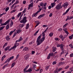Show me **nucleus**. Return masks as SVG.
<instances>
[{
	"instance_id": "nucleus-1",
	"label": "nucleus",
	"mask_w": 73,
	"mask_h": 73,
	"mask_svg": "<svg viewBox=\"0 0 73 73\" xmlns=\"http://www.w3.org/2000/svg\"><path fill=\"white\" fill-rule=\"evenodd\" d=\"M42 35L43 37L41 38V39L40 38H41V36H42L41 34L39 36L37 39L36 43H37V45H40L45 40V34L44 32H43L42 33Z\"/></svg>"
},
{
	"instance_id": "nucleus-2",
	"label": "nucleus",
	"mask_w": 73,
	"mask_h": 73,
	"mask_svg": "<svg viewBox=\"0 0 73 73\" xmlns=\"http://www.w3.org/2000/svg\"><path fill=\"white\" fill-rule=\"evenodd\" d=\"M27 21V17H24L23 19L20 21L21 23H25Z\"/></svg>"
},
{
	"instance_id": "nucleus-3",
	"label": "nucleus",
	"mask_w": 73,
	"mask_h": 73,
	"mask_svg": "<svg viewBox=\"0 0 73 73\" xmlns=\"http://www.w3.org/2000/svg\"><path fill=\"white\" fill-rule=\"evenodd\" d=\"M62 4V2H60L59 3L57 6L56 7V9H60L61 8V5Z\"/></svg>"
},
{
	"instance_id": "nucleus-4",
	"label": "nucleus",
	"mask_w": 73,
	"mask_h": 73,
	"mask_svg": "<svg viewBox=\"0 0 73 73\" xmlns=\"http://www.w3.org/2000/svg\"><path fill=\"white\" fill-rule=\"evenodd\" d=\"M68 5L67 3H64L63 5H62V6H61L60 9H61V8H62L63 7H64L65 9V8H66V7H67Z\"/></svg>"
},
{
	"instance_id": "nucleus-5",
	"label": "nucleus",
	"mask_w": 73,
	"mask_h": 73,
	"mask_svg": "<svg viewBox=\"0 0 73 73\" xmlns=\"http://www.w3.org/2000/svg\"><path fill=\"white\" fill-rule=\"evenodd\" d=\"M11 19L8 20L5 23L1 25V26H3V25H6L7 24H8L10 21Z\"/></svg>"
},
{
	"instance_id": "nucleus-6",
	"label": "nucleus",
	"mask_w": 73,
	"mask_h": 73,
	"mask_svg": "<svg viewBox=\"0 0 73 73\" xmlns=\"http://www.w3.org/2000/svg\"><path fill=\"white\" fill-rule=\"evenodd\" d=\"M64 45L63 44H61L60 45V47L62 51L64 50Z\"/></svg>"
},
{
	"instance_id": "nucleus-7",
	"label": "nucleus",
	"mask_w": 73,
	"mask_h": 73,
	"mask_svg": "<svg viewBox=\"0 0 73 73\" xmlns=\"http://www.w3.org/2000/svg\"><path fill=\"white\" fill-rule=\"evenodd\" d=\"M53 52L52 53H50L48 55L47 59H49L50 57V56H53Z\"/></svg>"
},
{
	"instance_id": "nucleus-8",
	"label": "nucleus",
	"mask_w": 73,
	"mask_h": 73,
	"mask_svg": "<svg viewBox=\"0 0 73 73\" xmlns=\"http://www.w3.org/2000/svg\"><path fill=\"white\" fill-rule=\"evenodd\" d=\"M33 2H32L29 5V7L28 8V10H29V9H30V8H31V7H33Z\"/></svg>"
},
{
	"instance_id": "nucleus-9",
	"label": "nucleus",
	"mask_w": 73,
	"mask_h": 73,
	"mask_svg": "<svg viewBox=\"0 0 73 73\" xmlns=\"http://www.w3.org/2000/svg\"><path fill=\"white\" fill-rule=\"evenodd\" d=\"M54 0V3H51V5L52 6V8L54 7V5H55L56 4V3H55V2H56V1H57V0Z\"/></svg>"
},
{
	"instance_id": "nucleus-10",
	"label": "nucleus",
	"mask_w": 73,
	"mask_h": 73,
	"mask_svg": "<svg viewBox=\"0 0 73 73\" xmlns=\"http://www.w3.org/2000/svg\"><path fill=\"white\" fill-rule=\"evenodd\" d=\"M14 58V56H12V57H10V58L8 59V62H9L11 60H13Z\"/></svg>"
},
{
	"instance_id": "nucleus-11",
	"label": "nucleus",
	"mask_w": 73,
	"mask_h": 73,
	"mask_svg": "<svg viewBox=\"0 0 73 73\" xmlns=\"http://www.w3.org/2000/svg\"><path fill=\"white\" fill-rule=\"evenodd\" d=\"M28 67H29V65H27L24 69V73H26L27 72H28L27 71V70H26L27 69Z\"/></svg>"
},
{
	"instance_id": "nucleus-12",
	"label": "nucleus",
	"mask_w": 73,
	"mask_h": 73,
	"mask_svg": "<svg viewBox=\"0 0 73 73\" xmlns=\"http://www.w3.org/2000/svg\"><path fill=\"white\" fill-rule=\"evenodd\" d=\"M45 14H43L39 15V16L38 17V19H41V17H44L45 16Z\"/></svg>"
},
{
	"instance_id": "nucleus-13",
	"label": "nucleus",
	"mask_w": 73,
	"mask_h": 73,
	"mask_svg": "<svg viewBox=\"0 0 73 73\" xmlns=\"http://www.w3.org/2000/svg\"><path fill=\"white\" fill-rule=\"evenodd\" d=\"M59 37L61 38L62 41H64L65 39V37H64L62 35H61L59 36Z\"/></svg>"
},
{
	"instance_id": "nucleus-14",
	"label": "nucleus",
	"mask_w": 73,
	"mask_h": 73,
	"mask_svg": "<svg viewBox=\"0 0 73 73\" xmlns=\"http://www.w3.org/2000/svg\"><path fill=\"white\" fill-rule=\"evenodd\" d=\"M22 40H23V38H22V37H20L18 40L16 41V42H20V41H21Z\"/></svg>"
},
{
	"instance_id": "nucleus-15",
	"label": "nucleus",
	"mask_w": 73,
	"mask_h": 73,
	"mask_svg": "<svg viewBox=\"0 0 73 73\" xmlns=\"http://www.w3.org/2000/svg\"><path fill=\"white\" fill-rule=\"evenodd\" d=\"M29 54H27V55H25V58L26 60H28V58H29Z\"/></svg>"
},
{
	"instance_id": "nucleus-16",
	"label": "nucleus",
	"mask_w": 73,
	"mask_h": 73,
	"mask_svg": "<svg viewBox=\"0 0 73 73\" xmlns=\"http://www.w3.org/2000/svg\"><path fill=\"white\" fill-rule=\"evenodd\" d=\"M15 31H16V29H15L13 31H11L9 33V36H11L12 33H13V32H15Z\"/></svg>"
},
{
	"instance_id": "nucleus-17",
	"label": "nucleus",
	"mask_w": 73,
	"mask_h": 73,
	"mask_svg": "<svg viewBox=\"0 0 73 73\" xmlns=\"http://www.w3.org/2000/svg\"><path fill=\"white\" fill-rule=\"evenodd\" d=\"M9 37V36H7V37H6V40H7V41H9V40H10V39H11V38Z\"/></svg>"
},
{
	"instance_id": "nucleus-18",
	"label": "nucleus",
	"mask_w": 73,
	"mask_h": 73,
	"mask_svg": "<svg viewBox=\"0 0 73 73\" xmlns=\"http://www.w3.org/2000/svg\"><path fill=\"white\" fill-rule=\"evenodd\" d=\"M69 11V9H68L66 11V12H65L63 14V15H65V14H66V13H68V12Z\"/></svg>"
},
{
	"instance_id": "nucleus-19",
	"label": "nucleus",
	"mask_w": 73,
	"mask_h": 73,
	"mask_svg": "<svg viewBox=\"0 0 73 73\" xmlns=\"http://www.w3.org/2000/svg\"><path fill=\"white\" fill-rule=\"evenodd\" d=\"M10 48L9 46H8V47H6L4 48L5 50L7 51V50H8Z\"/></svg>"
},
{
	"instance_id": "nucleus-20",
	"label": "nucleus",
	"mask_w": 73,
	"mask_h": 73,
	"mask_svg": "<svg viewBox=\"0 0 73 73\" xmlns=\"http://www.w3.org/2000/svg\"><path fill=\"white\" fill-rule=\"evenodd\" d=\"M9 28V24H8L6 26V29L7 30Z\"/></svg>"
},
{
	"instance_id": "nucleus-21",
	"label": "nucleus",
	"mask_w": 73,
	"mask_h": 73,
	"mask_svg": "<svg viewBox=\"0 0 73 73\" xmlns=\"http://www.w3.org/2000/svg\"><path fill=\"white\" fill-rule=\"evenodd\" d=\"M28 48L27 47H25V48H23V51L25 50V51H26L27 50H28Z\"/></svg>"
},
{
	"instance_id": "nucleus-22",
	"label": "nucleus",
	"mask_w": 73,
	"mask_h": 73,
	"mask_svg": "<svg viewBox=\"0 0 73 73\" xmlns=\"http://www.w3.org/2000/svg\"><path fill=\"white\" fill-rule=\"evenodd\" d=\"M29 23L27 24L26 25V29H28L29 28Z\"/></svg>"
},
{
	"instance_id": "nucleus-23",
	"label": "nucleus",
	"mask_w": 73,
	"mask_h": 73,
	"mask_svg": "<svg viewBox=\"0 0 73 73\" xmlns=\"http://www.w3.org/2000/svg\"><path fill=\"white\" fill-rule=\"evenodd\" d=\"M5 57H6V56L5 55L3 56L1 60V61H3V60H4V58H5Z\"/></svg>"
},
{
	"instance_id": "nucleus-24",
	"label": "nucleus",
	"mask_w": 73,
	"mask_h": 73,
	"mask_svg": "<svg viewBox=\"0 0 73 73\" xmlns=\"http://www.w3.org/2000/svg\"><path fill=\"white\" fill-rule=\"evenodd\" d=\"M53 33H50L49 34V36L51 37H52V36H53Z\"/></svg>"
},
{
	"instance_id": "nucleus-25",
	"label": "nucleus",
	"mask_w": 73,
	"mask_h": 73,
	"mask_svg": "<svg viewBox=\"0 0 73 73\" xmlns=\"http://www.w3.org/2000/svg\"><path fill=\"white\" fill-rule=\"evenodd\" d=\"M11 23L10 25V27H12V26L13 25V22L12 21H11Z\"/></svg>"
},
{
	"instance_id": "nucleus-26",
	"label": "nucleus",
	"mask_w": 73,
	"mask_h": 73,
	"mask_svg": "<svg viewBox=\"0 0 73 73\" xmlns=\"http://www.w3.org/2000/svg\"><path fill=\"white\" fill-rule=\"evenodd\" d=\"M5 26H2L0 27V31H1V30H3V29H4V28H5Z\"/></svg>"
},
{
	"instance_id": "nucleus-27",
	"label": "nucleus",
	"mask_w": 73,
	"mask_h": 73,
	"mask_svg": "<svg viewBox=\"0 0 73 73\" xmlns=\"http://www.w3.org/2000/svg\"><path fill=\"white\" fill-rule=\"evenodd\" d=\"M40 5L41 7H43V6H44V3L42 2H41L40 3Z\"/></svg>"
},
{
	"instance_id": "nucleus-28",
	"label": "nucleus",
	"mask_w": 73,
	"mask_h": 73,
	"mask_svg": "<svg viewBox=\"0 0 73 73\" xmlns=\"http://www.w3.org/2000/svg\"><path fill=\"white\" fill-rule=\"evenodd\" d=\"M56 47H54V48H53V49L52 50V52H54L56 50Z\"/></svg>"
},
{
	"instance_id": "nucleus-29",
	"label": "nucleus",
	"mask_w": 73,
	"mask_h": 73,
	"mask_svg": "<svg viewBox=\"0 0 73 73\" xmlns=\"http://www.w3.org/2000/svg\"><path fill=\"white\" fill-rule=\"evenodd\" d=\"M33 69H35V68H36V64H34L33 65Z\"/></svg>"
},
{
	"instance_id": "nucleus-30",
	"label": "nucleus",
	"mask_w": 73,
	"mask_h": 73,
	"mask_svg": "<svg viewBox=\"0 0 73 73\" xmlns=\"http://www.w3.org/2000/svg\"><path fill=\"white\" fill-rule=\"evenodd\" d=\"M21 32V30L20 29L19 30L17 31V33H18V34H19V33H20V32Z\"/></svg>"
},
{
	"instance_id": "nucleus-31",
	"label": "nucleus",
	"mask_w": 73,
	"mask_h": 73,
	"mask_svg": "<svg viewBox=\"0 0 73 73\" xmlns=\"http://www.w3.org/2000/svg\"><path fill=\"white\" fill-rule=\"evenodd\" d=\"M17 42H16L14 44L15 45H16V46H18V45H19V43H17Z\"/></svg>"
},
{
	"instance_id": "nucleus-32",
	"label": "nucleus",
	"mask_w": 73,
	"mask_h": 73,
	"mask_svg": "<svg viewBox=\"0 0 73 73\" xmlns=\"http://www.w3.org/2000/svg\"><path fill=\"white\" fill-rule=\"evenodd\" d=\"M32 69L29 68L27 70V72H32Z\"/></svg>"
},
{
	"instance_id": "nucleus-33",
	"label": "nucleus",
	"mask_w": 73,
	"mask_h": 73,
	"mask_svg": "<svg viewBox=\"0 0 73 73\" xmlns=\"http://www.w3.org/2000/svg\"><path fill=\"white\" fill-rule=\"evenodd\" d=\"M21 12L19 13L17 15V17H19L20 16V15H21Z\"/></svg>"
},
{
	"instance_id": "nucleus-34",
	"label": "nucleus",
	"mask_w": 73,
	"mask_h": 73,
	"mask_svg": "<svg viewBox=\"0 0 73 73\" xmlns=\"http://www.w3.org/2000/svg\"><path fill=\"white\" fill-rule=\"evenodd\" d=\"M39 29H38L34 34V36H36L37 35V33L38 32V31H39Z\"/></svg>"
},
{
	"instance_id": "nucleus-35",
	"label": "nucleus",
	"mask_w": 73,
	"mask_h": 73,
	"mask_svg": "<svg viewBox=\"0 0 73 73\" xmlns=\"http://www.w3.org/2000/svg\"><path fill=\"white\" fill-rule=\"evenodd\" d=\"M7 44H8L7 43H5L3 47V48H4V47H5V46H7Z\"/></svg>"
},
{
	"instance_id": "nucleus-36",
	"label": "nucleus",
	"mask_w": 73,
	"mask_h": 73,
	"mask_svg": "<svg viewBox=\"0 0 73 73\" xmlns=\"http://www.w3.org/2000/svg\"><path fill=\"white\" fill-rule=\"evenodd\" d=\"M49 66H50V65H48V66H47L46 67V70H48V68H49Z\"/></svg>"
},
{
	"instance_id": "nucleus-37",
	"label": "nucleus",
	"mask_w": 73,
	"mask_h": 73,
	"mask_svg": "<svg viewBox=\"0 0 73 73\" xmlns=\"http://www.w3.org/2000/svg\"><path fill=\"white\" fill-rule=\"evenodd\" d=\"M58 70L56 69L54 71V73H58Z\"/></svg>"
},
{
	"instance_id": "nucleus-38",
	"label": "nucleus",
	"mask_w": 73,
	"mask_h": 73,
	"mask_svg": "<svg viewBox=\"0 0 73 73\" xmlns=\"http://www.w3.org/2000/svg\"><path fill=\"white\" fill-rule=\"evenodd\" d=\"M63 31H64V32H65L66 31H67V29L65 28V27H63Z\"/></svg>"
},
{
	"instance_id": "nucleus-39",
	"label": "nucleus",
	"mask_w": 73,
	"mask_h": 73,
	"mask_svg": "<svg viewBox=\"0 0 73 73\" xmlns=\"http://www.w3.org/2000/svg\"><path fill=\"white\" fill-rule=\"evenodd\" d=\"M16 33H15L13 35V36L12 38H14V37H15V36H16Z\"/></svg>"
},
{
	"instance_id": "nucleus-40",
	"label": "nucleus",
	"mask_w": 73,
	"mask_h": 73,
	"mask_svg": "<svg viewBox=\"0 0 73 73\" xmlns=\"http://www.w3.org/2000/svg\"><path fill=\"white\" fill-rule=\"evenodd\" d=\"M41 9H40L36 13V14H37V13H39V12H40V11H41Z\"/></svg>"
},
{
	"instance_id": "nucleus-41",
	"label": "nucleus",
	"mask_w": 73,
	"mask_h": 73,
	"mask_svg": "<svg viewBox=\"0 0 73 73\" xmlns=\"http://www.w3.org/2000/svg\"><path fill=\"white\" fill-rule=\"evenodd\" d=\"M9 7L5 9V11L6 12H7L8 10H9Z\"/></svg>"
},
{
	"instance_id": "nucleus-42",
	"label": "nucleus",
	"mask_w": 73,
	"mask_h": 73,
	"mask_svg": "<svg viewBox=\"0 0 73 73\" xmlns=\"http://www.w3.org/2000/svg\"><path fill=\"white\" fill-rule=\"evenodd\" d=\"M68 25V23H67L66 24H65L63 26V27H66V26H67V25Z\"/></svg>"
},
{
	"instance_id": "nucleus-43",
	"label": "nucleus",
	"mask_w": 73,
	"mask_h": 73,
	"mask_svg": "<svg viewBox=\"0 0 73 73\" xmlns=\"http://www.w3.org/2000/svg\"><path fill=\"white\" fill-rule=\"evenodd\" d=\"M69 46L71 47V48H73V45L72 44H70L69 45Z\"/></svg>"
},
{
	"instance_id": "nucleus-44",
	"label": "nucleus",
	"mask_w": 73,
	"mask_h": 73,
	"mask_svg": "<svg viewBox=\"0 0 73 73\" xmlns=\"http://www.w3.org/2000/svg\"><path fill=\"white\" fill-rule=\"evenodd\" d=\"M19 26H20L21 28H23V27L24 26V25L21 24Z\"/></svg>"
},
{
	"instance_id": "nucleus-45",
	"label": "nucleus",
	"mask_w": 73,
	"mask_h": 73,
	"mask_svg": "<svg viewBox=\"0 0 73 73\" xmlns=\"http://www.w3.org/2000/svg\"><path fill=\"white\" fill-rule=\"evenodd\" d=\"M7 66V64H5L4 65V66L3 67V69H4V68H5V67H6V66Z\"/></svg>"
},
{
	"instance_id": "nucleus-46",
	"label": "nucleus",
	"mask_w": 73,
	"mask_h": 73,
	"mask_svg": "<svg viewBox=\"0 0 73 73\" xmlns=\"http://www.w3.org/2000/svg\"><path fill=\"white\" fill-rule=\"evenodd\" d=\"M19 3V1L17 0L16 1L15 3H14L15 4H18Z\"/></svg>"
},
{
	"instance_id": "nucleus-47",
	"label": "nucleus",
	"mask_w": 73,
	"mask_h": 73,
	"mask_svg": "<svg viewBox=\"0 0 73 73\" xmlns=\"http://www.w3.org/2000/svg\"><path fill=\"white\" fill-rule=\"evenodd\" d=\"M68 20H70L72 19H73V17H70L68 18Z\"/></svg>"
},
{
	"instance_id": "nucleus-48",
	"label": "nucleus",
	"mask_w": 73,
	"mask_h": 73,
	"mask_svg": "<svg viewBox=\"0 0 73 73\" xmlns=\"http://www.w3.org/2000/svg\"><path fill=\"white\" fill-rule=\"evenodd\" d=\"M26 10H27V9L25 8L24 10L23 11V13H25L26 12Z\"/></svg>"
},
{
	"instance_id": "nucleus-49",
	"label": "nucleus",
	"mask_w": 73,
	"mask_h": 73,
	"mask_svg": "<svg viewBox=\"0 0 73 73\" xmlns=\"http://www.w3.org/2000/svg\"><path fill=\"white\" fill-rule=\"evenodd\" d=\"M56 69L58 70V72H60V70H61V69H62V68H59V69L57 68Z\"/></svg>"
},
{
	"instance_id": "nucleus-50",
	"label": "nucleus",
	"mask_w": 73,
	"mask_h": 73,
	"mask_svg": "<svg viewBox=\"0 0 73 73\" xmlns=\"http://www.w3.org/2000/svg\"><path fill=\"white\" fill-rule=\"evenodd\" d=\"M57 62L56 61H54L52 63V64H56Z\"/></svg>"
},
{
	"instance_id": "nucleus-51",
	"label": "nucleus",
	"mask_w": 73,
	"mask_h": 73,
	"mask_svg": "<svg viewBox=\"0 0 73 73\" xmlns=\"http://www.w3.org/2000/svg\"><path fill=\"white\" fill-rule=\"evenodd\" d=\"M52 15L53 14H52V13H50V15H49V17H52Z\"/></svg>"
},
{
	"instance_id": "nucleus-52",
	"label": "nucleus",
	"mask_w": 73,
	"mask_h": 73,
	"mask_svg": "<svg viewBox=\"0 0 73 73\" xmlns=\"http://www.w3.org/2000/svg\"><path fill=\"white\" fill-rule=\"evenodd\" d=\"M35 23H36V24H38V23H40L39 22H38V21H35Z\"/></svg>"
},
{
	"instance_id": "nucleus-53",
	"label": "nucleus",
	"mask_w": 73,
	"mask_h": 73,
	"mask_svg": "<svg viewBox=\"0 0 73 73\" xmlns=\"http://www.w3.org/2000/svg\"><path fill=\"white\" fill-rule=\"evenodd\" d=\"M69 39L70 40H72V36H70L69 37Z\"/></svg>"
},
{
	"instance_id": "nucleus-54",
	"label": "nucleus",
	"mask_w": 73,
	"mask_h": 73,
	"mask_svg": "<svg viewBox=\"0 0 73 73\" xmlns=\"http://www.w3.org/2000/svg\"><path fill=\"white\" fill-rule=\"evenodd\" d=\"M35 51H32V54H35Z\"/></svg>"
},
{
	"instance_id": "nucleus-55",
	"label": "nucleus",
	"mask_w": 73,
	"mask_h": 73,
	"mask_svg": "<svg viewBox=\"0 0 73 73\" xmlns=\"http://www.w3.org/2000/svg\"><path fill=\"white\" fill-rule=\"evenodd\" d=\"M8 62V59L7 60L5 61V62L4 63V64H5L6 63H7V62Z\"/></svg>"
},
{
	"instance_id": "nucleus-56",
	"label": "nucleus",
	"mask_w": 73,
	"mask_h": 73,
	"mask_svg": "<svg viewBox=\"0 0 73 73\" xmlns=\"http://www.w3.org/2000/svg\"><path fill=\"white\" fill-rule=\"evenodd\" d=\"M47 3H44V7H45V6H46Z\"/></svg>"
},
{
	"instance_id": "nucleus-57",
	"label": "nucleus",
	"mask_w": 73,
	"mask_h": 73,
	"mask_svg": "<svg viewBox=\"0 0 73 73\" xmlns=\"http://www.w3.org/2000/svg\"><path fill=\"white\" fill-rule=\"evenodd\" d=\"M65 33H66L67 35H68V34H69V33H68V31H67L66 30L65 31Z\"/></svg>"
},
{
	"instance_id": "nucleus-58",
	"label": "nucleus",
	"mask_w": 73,
	"mask_h": 73,
	"mask_svg": "<svg viewBox=\"0 0 73 73\" xmlns=\"http://www.w3.org/2000/svg\"><path fill=\"white\" fill-rule=\"evenodd\" d=\"M69 66H66L65 67V69H68V68H69Z\"/></svg>"
},
{
	"instance_id": "nucleus-59",
	"label": "nucleus",
	"mask_w": 73,
	"mask_h": 73,
	"mask_svg": "<svg viewBox=\"0 0 73 73\" xmlns=\"http://www.w3.org/2000/svg\"><path fill=\"white\" fill-rule=\"evenodd\" d=\"M26 3V1H24L23 2V4H25Z\"/></svg>"
},
{
	"instance_id": "nucleus-60",
	"label": "nucleus",
	"mask_w": 73,
	"mask_h": 73,
	"mask_svg": "<svg viewBox=\"0 0 73 73\" xmlns=\"http://www.w3.org/2000/svg\"><path fill=\"white\" fill-rule=\"evenodd\" d=\"M70 57H73V53H72L70 54Z\"/></svg>"
},
{
	"instance_id": "nucleus-61",
	"label": "nucleus",
	"mask_w": 73,
	"mask_h": 73,
	"mask_svg": "<svg viewBox=\"0 0 73 73\" xmlns=\"http://www.w3.org/2000/svg\"><path fill=\"white\" fill-rule=\"evenodd\" d=\"M57 47H60V44H58L57 45Z\"/></svg>"
},
{
	"instance_id": "nucleus-62",
	"label": "nucleus",
	"mask_w": 73,
	"mask_h": 73,
	"mask_svg": "<svg viewBox=\"0 0 73 73\" xmlns=\"http://www.w3.org/2000/svg\"><path fill=\"white\" fill-rule=\"evenodd\" d=\"M16 45H15L13 47H12V48L13 49H14V48H16Z\"/></svg>"
},
{
	"instance_id": "nucleus-63",
	"label": "nucleus",
	"mask_w": 73,
	"mask_h": 73,
	"mask_svg": "<svg viewBox=\"0 0 73 73\" xmlns=\"http://www.w3.org/2000/svg\"><path fill=\"white\" fill-rule=\"evenodd\" d=\"M15 65V64H12L11 65V68H13V66H14Z\"/></svg>"
},
{
	"instance_id": "nucleus-64",
	"label": "nucleus",
	"mask_w": 73,
	"mask_h": 73,
	"mask_svg": "<svg viewBox=\"0 0 73 73\" xmlns=\"http://www.w3.org/2000/svg\"><path fill=\"white\" fill-rule=\"evenodd\" d=\"M72 71H69L67 73H72Z\"/></svg>"
}]
</instances>
